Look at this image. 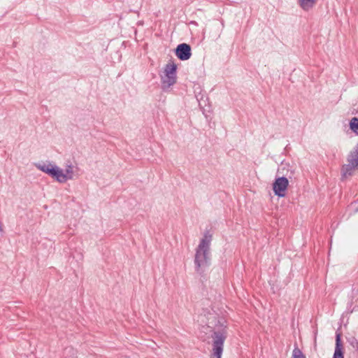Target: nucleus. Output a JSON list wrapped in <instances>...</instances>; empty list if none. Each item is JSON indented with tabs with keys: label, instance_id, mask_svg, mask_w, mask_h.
Segmentation results:
<instances>
[{
	"label": "nucleus",
	"instance_id": "nucleus-1",
	"mask_svg": "<svg viewBox=\"0 0 358 358\" xmlns=\"http://www.w3.org/2000/svg\"><path fill=\"white\" fill-rule=\"evenodd\" d=\"M35 166L38 170L55 179L59 183H64L67 180H73L76 177L75 167L71 162H68L66 164L64 172L59 166L50 162L48 164L36 163Z\"/></svg>",
	"mask_w": 358,
	"mask_h": 358
},
{
	"label": "nucleus",
	"instance_id": "nucleus-11",
	"mask_svg": "<svg viewBox=\"0 0 358 358\" xmlns=\"http://www.w3.org/2000/svg\"><path fill=\"white\" fill-rule=\"evenodd\" d=\"M292 358H306L302 352L298 348H295L292 352Z\"/></svg>",
	"mask_w": 358,
	"mask_h": 358
},
{
	"label": "nucleus",
	"instance_id": "nucleus-7",
	"mask_svg": "<svg viewBox=\"0 0 358 358\" xmlns=\"http://www.w3.org/2000/svg\"><path fill=\"white\" fill-rule=\"evenodd\" d=\"M317 0H298L300 7L305 11L312 9L316 4Z\"/></svg>",
	"mask_w": 358,
	"mask_h": 358
},
{
	"label": "nucleus",
	"instance_id": "nucleus-9",
	"mask_svg": "<svg viewBox=\"0 0 358 358\" xmlns=\"http://www.w3.org/2000/svg\"><path fill=\"white\" fill-rule=\"evenodd\" d=\"M348 164L344 165L342 168V173H343V176H346L348 175H351L352 171L355 168L358 167V166H355V164H352L353 162L349 157L348 158Z\"/></svg>",
	"mask_w": 358,
	"mask_h": 358
},
{
	"label": "nucleus",
	"instance_id": "nucleus-8",
	"mask_svg": "<svg viewBox=\"0 0 358 358\" xmlns=\"http://www.w3.org/2000/svg\"><path fill=\"white\" fill-rule=\"evenodd\" d=\"M333 358H344L339 334L336 335V348Z\"/></svg>",
	"mask_w": 358,
	"mask_h": 358
},
{
	"label": "nucleus",
	"instance_id": "nucleus-5",
	"mask_svg": "<svg viewBox=\"0 0 358 358\" xmlns=\"http://www.w3.org/2000/svg\"><path fill=\"white\" fill-rule=\"evenodd\" d=\"M289 181L285 177H280L275 179L273 184V192L279 197L285 196V191L288 187Z\"/></svg>",
	"mask_w": 358,
	"mask_h": 358
},
{
	"label": "nucleus",
	"instance_id": "nucleus-10",
	"mask_svg": "<svg viewBox=\"0 0 358 358\" xmlns=\"http://www.w3.org/2000/svg\"><path fill=\"white\" fill-rule=\"evenodd\" d=\"M348 157L353 162L352 164L358 166V144L354 148V150L350 152Z\"/></svg>",
	"mask_w": 358,
	"mask_h": 358
},
{
	"label": "nucleus",
	"instance_id": "nucleus-14",
	"mask_svg": "<svg viewBox=\"0 0 358 358\" xmlns=\"http://www.w3.org/2000/svg\"><path fill=\"white\" fill-rule=\"evenodd\" d=\"M357 133H358V131H357Z\"/></svg>",
	"mask_w": 358,
	"mask_h": 358
},
{
	"label": "nucleus",
	"instance_id": "nucleus-2",
	"mask_svg": "<svg viewBox=\"0 0 358 358\" xmlns=\"http://www.w3.org/2000/svg\"><path fill=\"white\" fill-rule=\"evenodd\" d=\"M212 235L209 231H206L200 243L196 248L194 264L196 271L200 268L209 266L210 263V243Z\"/></svg>",
	"mask_w": 358,
	"mask_h": 358
},
{
	"label": "nucleus",
	"instance_id": "nucleus-6",
	"mask_svg": "<svg viewBox=\"0 0 358 358\" xmlns=\"http://www.w3.org/2000/svg\"><path fill=\"white\" fill-rule=\"evenodd\" d=\"M176 55L180 60H187L191 57V47L187 43L179 44L175 50Z\"/></svg>",
	"mask_w": 358,
	"mask_h": 358
},
{
	"label": "nucleus",
	"instance_id": "nucleus-4",
	"mask_svg": "<svg viewBox=\"0 0 358 358\" xmlns=\"http://www.w3.org/2000/svg\"><path fill=\"white\" fill-rule=\"evenodd\" d=\"M177 66L173 62L165 66L164 75L162 76V87L164 90L169 88L176 83Z\"/></svg>",
	"mask_w": 358,
	"mask_h": 358
},
{
	"label": "nucleus",
	"instance_id": "nucleus-3",
	"mask_svg": "<svg viewBox=\"0 0 358 358\" xmlns=\"http://www.w3.org/2000/svg\"><path fill=\"white\" fill-rule=\"evenodd\" d=\"M213 350L210 358H221L224 350V343L227 338L226 334L222 331H215L212 334Z\"/></svg>",
	"mask_w": 358,
	"mask_h": 358
},
{
	"label": "nucleus",
	"instance_id": "nucleus-13",
	"mask_svg": "<svg viewBox=\"0 0 358 358\" xmlns=\"http://www.w3.org/2000/svg\"><path fill=\"white\" fill-rule=\"evenodd\" d=\"M64 353L65 354H72V355H74L75 354V350L72 348H66L65 349V350H64Z\"/></svg>",
	"mask_w": 358,
	"mask_h": 358
},
{
	"label": "nucleus",
	"instance_id": "nucleus-12",
	"mask_svg": "<svg viewBox=\"0 0 358 358\" xmlns=\"http://www.w3.org/2000/svg\"><path fill=\"white\" fill-rule=\"evenodd\" d=\"M350 128L356 132H358V118L353 117L350 123Z\"/></svg>",
	"mask_w": 358,
	"mask_h": 358
}]
</instances>
